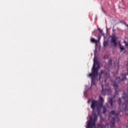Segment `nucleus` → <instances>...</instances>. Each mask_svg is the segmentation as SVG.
<instances>
[{
	"instance_id": "1",
	"label": "nucleus",
	"mask_w": 128,
	"mask_h": 128,
	"mask_svg": "<svg viewBox=\"0 0 128 128\" xmlns=\"http://www.w3.org/2000/svg\"><path fill=\"white\" fill-rule=\"evenodd\" d=\"M104 98L100 96H99L98 100L90 99L88 100V104H90V102H92L91 108L93 110V112H100L102 108L103 109V112H106V108L104 106H102V104L104 103Z\"/></svg>"
},
{
	"instance_id": "2",
	"label": "nucleus",
	"mask_w": 128,
	"mask_h": 128,
	"mask_svg": "<svg viewBox=\"0 0 128 128\" xmlns=\"http://www.w3.org/2000/svg\"><path fill=\"white\" fill-rule=\"evenodd\" d=\"M96 60H98V58L94 56V64L92 69V72L88 75V76L92 78V86H96L94 80H96V76H98V70H100V62Z\"/></svg>"
},
{
	"instance_id": "3",
	"label": "nucleus",
	"mask_w": 128,
	"mask_h": 128,
	"mask_svg": "<svg viewBox=\"0 0 128 128\" xmlns=\"http://www.w3.org/2000/svg\"><path fill=\"white\" fill-rule=\"evenodd\" d=\"M126 80V75L121 74V76L120 78H116V80L113 82V86L116 90L115 96L118 94V83L120 82H123V80Z\"/></svg>"
},
{
	"instance_id": "4",
	"label": "nucleus",
	"mask_w": 128,
	"mask_h": 128,
	"mask_svg": "<svg viewBox=\"0 0 128 128\" xmlns=\"http://www.w3.org/2000/svg\"><path fill=\"white\" fill-rule=\"evenodd\" d=\"M92 116H94V120H92V116H89L90 120L88 121L86 128H96V122L98 120V115L96 113L94 112L92 114Z\"/></svg>"
},
{
	"instance_id": "5",
	"label": "nucleus",
	"mask_w": 128,
	"mask_h": 128,
	"mask_svg": "<svg viewBox=\"0 0 128 128\" xmlns=\"http://www.w3.org/2000/svg\"><path fill=\"white\" fill-rule=\"evenodd\" d=\"M110 68H108V67H105V70H102L100 74H99V80L101 82L102 79L104 78V82H106V78H110Z\"/></svg>"
},
{
	"instance_id": "6",
	"label": "nucleus",
	"mask_w": 128,
	"mask_h": 128,
	"mask_svg": "<svg viewBox=\"0 0 128 128\" xmlns=\"http://www.w3.org/2000/svg\"><path fill=\"white\" fill-rule=\"evenodd\" d=\"M122 100L125 101L124 104L126 108L128 109V92H124L122 94Z\"/></svg>"
},
{
	"instance_id": "7",
	"label": "nucleus",
	"mask_w": 128,
	"mask_h": 128,
	"mask_svg": "<svg viewBox=\"0 0 128 128\" xmlns=\"http://www.w3.org/2000/svg\"><path fill=\"white\" fill-rule=\"evenodd\" d=\"M102 94H104V96H106V94H108L110 92V88H108V87L104 88V87L102 85Z\"/></svg>"
},
{
	"instance_id": "8",
	"label": "nucleus",
	"mask_w": 128,
	"mask_h": 128,
	"mask_svg": "<svg viewBox=\"0 0 128 128\" xmlns=\"http://www.w3.org/2000/svg\"><path fill=\"white\" fill-rule=\"evenodd\" d=\"M116 118H112V120L110 121V122L109 124V125L110 126V128H114V124H116Z\"/></svg>"
},
{
	"instance_id": "9",
	"label": "nucleus",
	"mask_w": 128,
	"mask_h": 128,
	"mask_svg": "<svg viewBox=\"0 0 128 128\" xmlns=\"http://www.w3.org/2000/svg\"><path fill=\"white\" fill-rule=\"evenodd\" d=\"M117 38L116 36H112L111 38V40L113 42L114 46H116L118 42H116Z\"/></svg>"
},
{
	"instance_id": "10",
	"label": "nucleus",
	"mask_w": 128,
	"mask_h": 128,
	"mask_svg": "<svg viewBox=\"0 0 128 128\" xmlns=\"http://www.w3.org/2000/svg\"><path fill=\"white\" fill-rule=\"evenodd\" d=\"M100 37L98 38V40H96L94 38H91V42H94L96 44V46H98V42H100Z\"/></svg>"
},
{
	"instance_id": "11",
	"label": "nucleus",
	"mask_w": 128,
	"mask_h": 128,
	"mask_svg": "<svg viewBox=\"0 0 128 128\" xmlns=\"http://www.w3.org/2000/svg\"><path fill=\"white\" fill-rule=\"evenodd\" d=\"M108 102H110V106H114V99L112 98H110Z\"/></svg>"
},
{
	"instance_id": "12",
	"label": "nucleus",
	"mask_w": 128,
	"mask_h": 128,
	"mask_svg": "<svg viewBox=\"0 0 128 128\" xmlns=\"http://www.w3.org/2000/svg\"><path fill=\"white\" fill-rule=\"evenodd\" d=\"M115 114H116L117 118H118V114H120V113H116V112L110 113V115H112V116H114Z\"/></svg>"
},
{
	"instance_id": "13",
	"label": "nucleus",
	"mask_w": 128,
	"mask_h": 128,
	"mask_svg": "<svg viewBox=\"0 0 128 128\" xmlns=\"http://www.w3.org/2000/svg\"><path fill=\"white\" fill-rule=\"evenodd\" d=\"M96 128H104V125L102 124H98Z\"/></svg>"
},
{
	"instance_id": "14",
	"label": "nucleus",
	"mask_w": 128,
	"mask_h": 128,
	"mask_svg": "<svg viewBox=\"0 0 128 128\" xmlns=\"http://www.w3.org/2000/svg\"><path fill=\"white\" fill-rule=\"evenodd\" d=\"M108 41H104V46H106L108 44Z\"/></svg>"
},
{
	"instance_id": "15",
	"label": "nucleus",
	"mask_w": 128,
	"mask_h": 128,
	"mask_svg": "<svg viewBox=\"0 0 128 128\" xmlns=\"http://www.w3.org/2000/svg\"><path fill=\"white\" fill-rule=\"evenodd\" d=\"M112 60H109L108 61V66H112Z\"/></svg>"
},
{
	"instance_id": "16",
	"label": "nucleus",
	"mask_w": 128,
	"mask_h": 128,
	"mask_svg": "<svg viewBox=\"0 0 128 128\" xmlns=\"http://www.w3.org/2000/svg\"><path fill=\"white\" fill-rule=\"evenodd\" d=\"M124 44H125L126 46H128V42H126V40L124 42Z\"/></svg>"
},
{
	"instance_id": "17",
	"label": "nucleus",
	"mask_w": 128,
	"mask_h": 128,
	"mask_svg": "<svg viewBox=\"0 0 128 128\" xmlns=\"http://www.w3.org/2000/svg\"><path fill=\"white\" fill-rule=\"evenodd\" d=\"M120 52H122L124 50V48L122 46H120Z\"/></svg>"
},
{
	"instance_id": "18",
	"label": "nucleus",
	"mask_w": 128,
	"mask_h": 128,
	"mask_svg": "<svg viewBox=\"0 0 128 128\" xmlns=\"http://www.w3.org/2000/svg\"><path fill=\"white\" fill-rule=\"evenodd\" d=\"M122 104V100H120V98H119V104Z\"/></svg>"
},
{
	"instance_id": "19",
	"label": "nucleus",
	"mask_w": 128,
	"mask_h": 128,
	"mask_svg": "<svg viewBox=\"0 0 128 128\" xmlns=\"http://www.w3.org/2000/svg\"><path fill=\"white\" fill-rule=\"evenodd\" d=\"M118 44L120 46H122V44H120V41H118Z\"/></svg>"
},
{
	"instance_id": "20",
	"label": "nucleus",
	"mask_w": 128,
	"mask_h": 128,
	"mask_svg": "<svg viewBox=\"0 0 128 128\" xmlns=\"http://www.w3.org/2000/svg\"><path fill=\"white\" fill-rule=\"evenodd\" d=\"M98 30H100V32H102V30L100 29V28H98Z\"/></svg>"
},
{
	"instance_id": "21",
	"label": "nucleus",
	"mask_w": 128,
	"mask_h": 128,
	"mask_svg": "<svg viewBox=\"0 0 128 128\" xmlns=\"http://www.w3.org/2000/svg\"><path fill=\"white\" fill-rule=\"evenodd\" d=\"M112 112H116V111L112 110Z\"/></svg>"
},
{
	"instance_id": "22",
	"label": "nucleus",
	"mask_w": 128,
	"mask_h": 128,
	"mask_svg": "<svg viewBox=\"0 0 128 128\" xmlns=\"http://www.w3.org/2000/svg\"><path fill=\"white\" fill-rule=\"evenodd\" d=\"M100 114V113L98 112V114Z\"/></svg>"
},
{
	"instance_id": "23",
	"label": "nucleus",
	"mask_w": 128,
	"mask_h": 128,
	"mask_svg": "<svg viewBox=\"0 0 128 128\" xmlns=\"http://www.w3.org/2000/svg\"><path fill=\"white\" fill-rule=\"evenodd\" d=\"M104 114H106V112H104Z\"/></svg>"
}]
</instances>
